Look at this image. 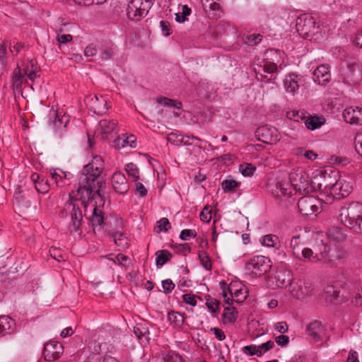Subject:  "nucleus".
Returning a JSON list of instances; mask_svg holds the SVG:
<instances>
[{
	"label": "nucleus",
	"instance_id": "1",
	"mask_svg": "<svg viewBox=\"0 0 362 362\" xmlns=\"http://www.w3.org/2000/svg\"><path fill=\"white\" fill-rule=\"evenodd\" d=\"M104 169V161L100 156H95L92 160L86 165L79 177L78 187L73 196L86 209L90 206L93 210L90 221L93 230L103 223V213L98 208L105 203L100 191L105 186L101 176Z\"/></svg>",
	"mask_w": 362,
	"mask_h": 362
},
{
	"label": "nucleus",
	"instance_id": "2",
	"mask_svg": "<svg viewBox=\"0 0 362 362\" xmlns=\"http://www.w3.org/2000/svg\"><path fill=\"white\" fill-rule=\"evenodd\" d=\"M339 218L346 227L356 233H362V204L352 202L342 206L339 213Z\"/></svg>",
	"mask_w": 362,
	"mask_h": 362
},
{
	"label": "nucleus",
	"instance_id": "3",
	"mask_svg": "<svg viewBox=\"0 0 362 362\" xmlns=\"http://www.w3.org/2000/svg\"><path fill=\"white\" fill-rule=\"evenodd\" d=\"M39 71L40 67L35 60L23 63L21 66L18 65L14 69L12 76L13 88L18 90L24 83L35 82L36 78L40 77Z\"/></svg>",
	"mask_w": 362,
	"mask_h": 362
},
{
	"label": "nucleus",
	"instance_id": "4",
	"mask_svg": "<svg viewBox=\"0 0 362 362\" xmlns=\"http://www.w3.org/2000/svg\"><path fill=\"white\" fill-rule=\"evenodd\" d=\"M279 286H286L291 285V294L298 299H303L312 291L311 284L304 279H299L291 284V275L287 271L279 272L276 277Z\"/></svg>",
	"mask_w": 362,
	"mask_h": 362
},
{
	"label": "nucleus",
	"instance_id": "5",
	"mask_svg": "<svg viewBox=\"0 0 362 362\" xmlns=\"http://www.w3.org/2000/svg\"><path fill=\"white\" fill-rule=\"evenodd\" d=\"M339 173L337 170H330L324 172H317L313 177V188L314 191H325V193H331L336 180L339 178Z\"/></svg>",
	"mask_w": 362,
	"mask_h": 362
},
{
	"label": "nucleus",
	"instance_id": "6",
	"mask_svg": "<svg viewBox=\"0 0 362 362\" xmlns=\"http://www.w3.org/2000/svg\"><path fill=\"white\" fill-rule=\"evenodd\" d=\"M290 180H291L293 189L296 191L305 193L314 191V188H313V179H310L308 173L301 168L291 172Z\"/></svg>",
	"mask_w": 362,
	"mask_h": 362
},
{
	"label": "nucleus",
	"instance_id": "7",
	"mask_svg": "<svg viewBox=\"0 0 362 362\" xmlns=\"http://www.w3.org/2000/svg\"><path fill=\"white\" fill-rule=\"evenodd\" d=\"M340 77L344 83L354 86L362 79V66L356 62L346 64L341 69Z\"/></svg>",
	"mask_w": 362,
	"mask_h": 362
},
{
	"label": "nucleus",
	"instance_id": "8",
	"mask_svg": "<svg viewBox=\"0 0 362 362\" xmlns=\"http://www.w3.org/2000/svg\"><path fill=\"white\" fill-rule=\"evenodd\" d=\"M321 202L313 196H304L298 202L300 214L305 216H316L320 212Z\"/></svg>",
	"mask_w": 362,
	"mask_h": 362
},
{
	"label": "nucleus",
	"instance_id": "9",
	"mask_svg": "<svg viewBox=\"0 0 362 362\" xmlns=\"http://www.w3.org/2000/svg\"><path fill=\"white\" fill-rule=\"evenodd\" d=\"M270 259L264 256L259 255L251 259L246 264V269L251 273L261 276L271 268Z\"/></svg>",
	"mask_w": 362,
	"mask_h": 362
},
{
	"label": "nucleus",
	"instance_id": "10",
	"mask_svg": "<svg viewBox=\"0 0 362 362\" xmlns=\"http://www.w3.org/2000/svg\"><path fill=\"white\" fill-rule=\"evenodd\" d=\"M255 135L258 140L267 144H274L280 140L278 129L269 125L258 127Z\"/></svg>",
	"mask_w": 362,
	"mask_h": 362
},
{
	"label": "nucleus",
	"instance_id": "11",
	"mask_svg": "<svg viewBox=\"0 0 362 362\" xmlns=\"http://www.w3.org/2000/svg\"><path fill=\"white\" fill-rule=\"evenodd\" d=\"M66 209L70 211L71 225L70 230L81 233V224L82 221V213L78 203L71 202L66 206Z\"/></svg>",
	"mask_w": 362,
	"mask_h": 362
},
{
	"label": "nucleus",
	"instance_id": "12",
	"mask_svg": "<svg viewBox=\"0 0 362 362\" xmlns=\"http://www.w3.org/2000/svg\"><path fill=\"white\" fill-rule=\"evenodd\" d=\"M322 234H317L315 238V246L314 247L315 252H317L318 257L323 260L324 263L329 264L331 267H335L334 263L327 257V254L329 251V246L322 239Z\"/></svg>",
	"mask_w": 362,
	"mask_h": 362
},
{
	"label": "nucleus",
	"instance_id": "13",
	"mask_svg": "<svg viewBox=\"0 0 362 362\" xmlns=\"http://www.w3.org/2000/svg\"><path fill=\"white\" fill-rule=\"evenodd\" d=\"M64 351L62 344L57 341H50L46 344L43 349V356L47 361H53L60 357Z\"/></svg>",
	"mask_w": 362,
	"mask_h": 362
},
{
	"label": "nucleus",
	"instance_id": "14",
	"mask_svg": "<svg viewBox=\"0 0 362 362\" xmlns=\"http://www.w3.org/2000/svg\"><path fill=\"white\" fill-rule=\"evenodd\" d=\"M222 296L226 303L230 305L233 301L238 303H243L246 298V296L242 289H233L231 286L227 288H223Z\"/></svg>",
	"mask_w": 362,
	"mask_h": 362
},
{
	"label": "nucleus",
	"instance_id": "15",
	"mask_svg": "<svg viewBox=\"0 0 362 362\" xmlns=\"http://www.w3.org/2000/svg\"><path fill=\"white\" fill-rule=\"evenodd\" d=\"M352 191V185L345 180L341 179L340 176L336 180L331 194L333 197L337 196L338 198L348 196Z\"/></svg>",
	"mask_w": 362,
	"mask_h": 362
},
{
	"label": "nucleus",
	"instance_id": "16",
	"mask_svg": "<svg viewBox=\"0 0 362 362\" xmlns=\"http://www.w3.org/2000/svg\"><path fill=\"white\" fill-rule=\"evenodd\" d=\"M343 117L346 122L351 124L362 125V108L349 107L344 110Z\"/></svg>",
	"mask_w": 362,
	"mask_h": 362
},
{
	"label": "nucleus",
	"instance_id": "17",
	"mask_svg": "<svg viewBox=\"0 0 362 362\" xmlns=\"http://www.w3.org/2000/svg\"><path fill=\"white\" fill-rule=\"evenodd\" d=\"M112 185L115 191L119 194H125L129 190V185L125 175L118 171L112 176Z\"/></svg>",
	"mask_w": 362,
	"mask_h": 362
},
{
	"label": "nucleus",
	"instance_id": "18",
	"mask_svg": "<svg viewBox=\"0 0 362 362\" xmlns=\"http://www.w3.org/2000/svg\"><path fill=\"white\" fill-rule=\"evenodd\" d=\"M306 332L315 341H320L325 333V328L320 321H313L306 327Z\"/></svg>",
	"mask_w": 362,
	"mask_h": 362
},
{
	"label": "nucleus",
	"instance_id": "19",
	"mask_svg": "<svg viewBox=\"0 0 362 362\" xmlns=\"http://www.w3.org/2000/svg\"><path fill=\"white\" fill-rule=\"evenodd\" d=\"M51 180L56 184L57 187H63L69 185V180L71 174L63 171L59 168L53 169L50 171Z\"/></svg>",
	"mask_w": 362,
	"mask_h": 362
},
{
	"label": "nucleus",
	"instance_id": "20",
	"mask_svg": "<svg viewBox=\"0 0 362 362\" xmlns=\"http://www.w3.org/2000/svg\"><path fill=\"white\" fill-rule=\"evenodd\" d=\"M90 108L97 115H103L107 110V102L103 96H92L89 101Z\"/></svg>",
	"mask_w": 362,
	"mask_h": 362
},
{
	"label": "nucleus",
	"instance_id": "21",
	"mask_svg": "<svg viewBox=\"0 0 362 362\" xmlns=\"http://www.w3.org/2000/svg\"><path fill=\"white\" fill-rule=\"evenodd\" d=\"M331 78L330 71L326 65H320L313 72V80L319 85H325Z\"/></svg>",
	"mask_w": 362,
	"mask_h": 362
},
{
	"label": "nucleus",
	"instance_id": "22",
	"mask_svg": "<svg viewBox=\"0 0 362 362\" xmlns=\"http://www.w3.org/2000/svg\"><path fill=\"white\" fill-rule=\"evenodd\" d=\"M99 127L105 139H107L109 134L117 133V122L113 119H102L99 122Z\"/></svg>",
	"mask_w": 362,
	"mask_h": 362
},
{
	"label": "nucleus",
	"instance_id": "23",
	"mask_svg": "<svg viewBox=\"0 0 362 362\" xmlns=\"http://www.w3.org/2000/svg\"><path fill=\"white\" fill-rule=\"evenodd\" d=\"M136 136L133 134H130L129 136H119L113 141V146L116 149H121L127 146L131 148L136 147Z\"/></svg>",
	"mask_w": 362,
	"mask_h": 362
},
{
	"label": "nucleus",
	"instance_id": "24",
	"mask_svg": "<svg viewBox=\"0 0 362 362\" xmlns=\"http://www.w3.org/2000/svg\"><path fill=\"white\" fill-rule=\"evenodd\" d=\"M49 119L57 129L65 128L69 122V116L63 114L61 115L57 111L52 109L49 114Z\"/></svg>",
	"mask_w": 362,
	"mask_h": 362
},
{
	"label": "nucleus",
	"instance_id": "25",
	"mask_svg": "<svg viewBox=\"0 0 362 362\" xmlns=\"http://www.w3.org/2000/svg\"><path fill=\"white\" fill-rule=\"evenodd\" d=\"M289 20L296 23H316L315 15L301 11H293L289 15Z\"/></svg>",
	"mask_w": 362,
	"mask_h": 362
},
{
	"label": "nucleus",
	"instance_id": "26",
	"mask_svg": "<svg viewBox=\"0 0 362 362\" xmlns=\"http://www.w3.org/2000/svg\"><path fill=\"white\" fill-rule=\"evenodd\" d=\"M204 8L209 16L212 18L220 17L222 13V10L219 3L214 1V0H204L203 2Z\"/></svg>",
	"mask_w": 362,
	"mask_h": 362
},
{
	"label": "nucleus",
	"instance_id": "27",
	"mask_svg": "<svg viewBox=\"0 0 362 362\" xmlns=\"http://www.w3.org/2000/svg\"><path fill=\"white\" fill-rule=\"evenodd\" d=\"M15 322L8 316L0 317V337L9 334L14 331Z\"/></svg>",
	"mask_w": 362,
	"mask_h": 362
},
{
	"label": "nucleus",
	"instance_id": "28",
	"mask_svg": "<svg viewBox=\"0 0 362 362\" xmlns=\"http://www.w3.org/2000/svg\"><path fill=\"white\" fill-rule=\"evenodd\" d=\"M30 178L37 192L45 194L49 191V185L48 181L45 180L40 175L33 173L31 175Z\"/></svg>",
	"mask_w": 362,
	"mask_h": 362
},
{
	"label": "nucleus",
	"instance_id": "29",
	"mask_svg": "<svg viewBox=\"0 0 362 362\" xmlns=\"http://www.w3.org/2000/svg\"><path fill=\"white\" fill-rule=\"evenodd\" d=\"M300 259H303L304 261L311 263H317L321 261V258L318 257L317 252H315L314 250L308 247L303 248L300 254Z\"/></svg>",
	"mask_w": 362,
	"mask_h": 362
},
{
	"label": "nucleus",
	"instance_id": "30",
	"mask_svg": "<svg viewBox=\"0 0 362 362\" xmlns=\"http://www.w3.org/2000/svg\"><path fill=\"white\" fill-rule=\"evenodd\" d=\"M127 16L130 21H139L146 14L141 13V11L130 1L127 8Z\"/></svg>",
	"mask_w": 362,
	"mask_h": 362
},
{
	"label": "nucleus",
	"instance_id": "31",
	"mask_svg": "<svg viewBox=\"0 0 362 362\" xmlns=\"http://www.w3.org/2000/svg\"><path fill=\"white\" fill-rule=\"evenodd\" d=\"M238 312L233 307H226L222 314L223 324H233L237 320Z\"/></svg>",
	"mask_w": 362,
	"mask_h": 362
},
{
	"label": "nucleus",
	"instance_id": "32",
	"mask_svg": "<svg viewBox=\"0 0 362 362\" xmlns=\"http://www.w3.org/2000/svg\"><path fill=\"white\" fill-rule=\"evenodd\" d=\"M277 196H289L292 194V189H293V185H291V180L290 182L280 181L276 185Z\"/></svg>",
	"mask_w": 362,
	"mask_h": 362
},
{
	"label": "nucleus",
	"instance_id": "33",
	"mask_svg": "<svg viewBox=\"0 0 362 362\" xmlns=\"http://www.w3.org/2000/svg\"><path fill=\"white\" fill-rule=\"evenodd\" d=\"M156 267L160 268L170 259L172 255L166 250H161L156 252Z\"/></svg>",
	"mask_w": 362,
	"mask_h": 362
},
{
	"label": "nucleus",
	"instance_id": "34",
	"mask_svg": "<svg viewBox=\"0 0 362 362\" xmlns=\"http://www.w3.org/2000/svg\"><path fill=\"white\" fill-rule=\"evenodd\" d=\"M327 238L336 242H341L345 238L346 235L342 231L341 228L339 227H332L327 233Z\"/></svg>",
	"mask_w": 362,
	"mask_h": 362
},
{
	"label": "nucleus",
	"instance_id": "35",
	"mask_svg": "<svg viewBox=\"0 0 362 362\" xmlns=\"http://www.w3.org/2000/svg\"><path fill=\"white\" fill-rule=\"evenodd\" d=\"M105 332H100L98 339H94L89 342L88 349L93 354H98L103 350V345L105 346V344L100 341V337H103Z\"/></svg>",
	"mask_w": 362,
	"mask_h": 362
},
{
	"label": "nucleus",
	"instance_id": "36",
	"mask_svg": "<svg viewBox=\"0 0 362 362\" xmlns=\"http://www.w3.org/2000/svg\"><path fill=\"white\" fill-rule=\"evenodd\" d=\"M192 13V10L187 5L179 6V11L175 13V21L177 23H182L187 21V17Z\"/></svg>",
	"mask_w": 362,
	"mask_h": 362
},
{
	"label": "nucleus",
	"instance_id": "37",
	"mask_svg": "<svg viewBox=\"0 0 362 362\" xmlns=\"http://www.w3.org/2000/svg\"><path fill=\"white\" fill-rule=\"evenodd\" d=\"M206 305L212 314H216L219 312L220 310V302L216 298H212L210 296H205Z\"/></svg>",
	"mask_w": 362,
	"mask_h": 362
},
{
	"label": "nucleus",
	"instance_id": "38",
	"mask_svg": "<svg viewBox=\"0 0 362 362\" xmlns=\"http://www.w3.org/2000/svg\"><path fill=\"white\" fill-rule=\"evenodd\" d=\"M153 1L154 0H131V2L141 11V13L146 15L152 6Z\"/></svg>",
	"mask_w": 362,
	"mask_h": 362
},
{
	"label": "nucleus",
	"instance_id": "39",
	"mask_svg": "<svg viewBox=\"0 0 362 362\" xmlns=\"http://www.w3.org/2000/svg\"><path fill=\"white\" fill-rule=\"evenodd\" d=\"M284 88L287 93L294 94L298 89V81L292 76L287 77L284 82Z\"/></svg>",
	"mask_w": 362,
	"mask_h": 362
},
{
	"label": "nucleus",
	"instance_id": "40",
	"mask_svg": "<svg viewBox=\"0 0 362 362\" xmlns=\"http://www.w3.org/2000/svg\"><path fill=\"white\" fill-rule=\"evenodd\" d=\"M168 320L175 327H180L184 322L183 316L180 313L175 311L168 313Z\"/></svg>",
	"mask_w": 362,
	"mask_h": 362
},
{
	"label": "nucleus",
	"instance_id": "41",
	"mask_svg": "<svg viewBox=\"0 0 362 362\" xmlns=\"http://www.w3.org/2000/svg\"><path fill=\"white\" fill-rule=\"evenodd\" d=\"M322 124V119L317 116L310 117L305 122V127L310 130L320 127Z\"/></svg>",
	"mask_w": 362,
	"mask_h": 362
},
{
	"label": "nucleus",
	"instance_id": "42",
	"mask_svg": "<svg viewBox=\"0 0 362 362\" xmlns=\"http://www.w3.org/2000/svg\"><path fill=\"white\" fill-rule=\"evenodd\" d=\"M157 103L161 105L169 107H175L176 109H180L182 105L180 102L165 97L158 98Z\"/></svg>",
	"mask_w": 362,
	"mask_h": 362
},
{
	"label": "nucleus",
	"instance_id": "43",
	"mask_svg": "<svg viewBox=\"0 0 362 362\" xmlns=\"http://www.w3.org/2000/svg\"><path fill=\"white\" fill-rule=\"evenodd\" d=\"M125 171L134 181H136L139 178V170L134 163H127L125 165Z\"/></svg>",
	"mask_w": 362,
	"mask_h": 362
},
{
	"label": "nucleus",
	"instance_id": "44",
	"mask_svg": "<svg viewBox=\"0 0 362 362\" xmlns=\"http://www.w3.org/2000/svg\"><path fill=\"white\" fill-rule=\"evenodd\" d=\"M199 259L202 267L207 271L211 269V259L205 251H200L199 252Z\"/></svg>",
	"mask_w": 362,
	"mask_h": 362
},
{
	"label": "nucleus",
	"instance_id": "45",
	"mask_svg": "<svg viewBox=\"0 0 362 362\" xmlns=\"http://www.w3.org/2000/svg\"><path fill=\"white\" fill-rule=\"evenodd\" d=\"M325 296L327 301L333 302L339 297V291L334 286H327L325 290Z\"/></svg>",
	"mask_w": 362,
	"mask_h": 362
},
{
	"label": "nucleus",
	"instance_id": "46",
	"mask_svg": "<svg viewBox=\"0 0 362 362\" xmlns=\"http://www.w3.org/2000/svg\"><path fill=\"white\" fill-rule=\"evenodd\" d=\"M112 238L115 243L122 248L125 247L128 244V240L122 233L116 232L113 233Z\"/></svg>",
	"mask_w": 362,
	"mask_h": 362
},
{
	"label": "nucleus",
	"instance_id": "47",
	"mask_svg": "<svg viewBox=\"0 0 362 362\" xmlns=\"http://www.w3.org/2000/svg\"><path fill=\"white\" fill-rule=\"evenodd\" d=\"M260 243L267 247H274L278 241V237L274 235H266L260 238Z\"/></svg>",
	"mask_w": 362,
	"mask_h": 362
},
{
	"label": "nucleus",
	"instance_id": "48",
	"mask_svg": "<svg viewBox=\"0 0 362 362\" xmlns=\"http://www.w3.org/2000/svg\"><path fill=\"white\" fill-rule=\"evenodd\" d=\"M300 245V236L295 235L292 237L290 241V247L292 250L293 255L298 259H300V253L298 252Z\"/></svg>",
	"mask_w": 362,
	"mask_h": 362
},
{
	"label": "nucleus",
	"instance_id": "49",
	"mask_svg": "<svg viewBox=\"0 0 362 362\" xmlns=\"http://www.w3.org/2000/svg\"><path fill=\"white\" fill-rule=\"evenodd\" d=\"M239 170L243 176L250 177L256 170V167L251 163H243L240 165Z\"/></svg>",
	"mask_w": 362,
	"mask_h": 362
},
{
	"label": "nucleus",
	"instance_id": "50",
	"mask_svg": "<svg viewBox=\"0 0 362 362\" xmlns=\"http://www.w3.org/2000/svg\"><path fill=\"white\" fill-rule=\"evenodd\" d=\"M351 303L356 306L362 305V288L356 289L351 297Z\"/></svg>",
	"mask_w": 362,
	"mask_h": 362
},
{
	"label": "nucleus",
	"instance_id": "51",
	"mask_svg": "<svg viewBox=\"0 0 362 362\" xmlns=\"http://www.w3.org/2000/svg\"><path fill=\"white\" fill-rule=\"evenodd\" d=\"M262 40V36L260 34H252L247 35L244 39V42L249 45H255L259 43Z\"/></svg>",
	"mask_w": 362,
	"mask_h": 362
},
{
	"label": "nucleus",
	"instance_id": "52",
	"mask_svg": "<svg viewBox=\"0 0 362 362\" xmlns=\"http://www.w3.org/2000/svg\"><path fill=\"white\" fill-rule=\"evenodd\" d=\"M274 346V342L272 341H268L261 345L257 346L258 356H262L267 351H269Z\"/></svg>",
	"mask_w": 362,
	"mask_h": 362
},
{
	"label": "nucleus",
	"instance_id": "53",
	"mask_svg": "<svg viewBox=\"0 0 362 362\" xmlns=\"http://www.w3.org/2000/svg\"><path fill=\"white\" fill-rule=\"evenodd\" d=\"M182 139H184V136L178 133H170L167 137L168 142L176 146L182 144Z\"/></svg>",
	"mask_w": 362,
	"mask_h": 362
},
{
	"label": "nucleus",
	"instance_id": "54",
	"mask_svg": "<svg viewBox=\"0 0 362 362\" xmlns=\"http://www.w3.org/2000/svg\"><path fill=\"white\" fill-rule=\"evenodd\" d=\"M238 185V183L233 180H225L221 183V187L224 192H232Z\"/></svg>",
	"mask_w": 362,
	"mask_h": 362
},
{
	"label": "nucleus",
	"instance_id": "55",
	"mask_svg": "<svg viewBox=\"0 0 362 362\" xmlns=\"http://www.w3.org/2000/svg\"><path fill=\"white\" fill-rule=\"evenodd\" d=\"M296 154L297 156H303L310 160H313L317 157V154L314 153L313 151H305L303 148H298Z\"/></svg>",
	"mask_w": 362,
	"mask_h": 362
},
{
	"label": "nucleus",
	"instance_id": "56",
	"mask_svg": "<svg viewBox=\"0 0 362 362\" xmlns=\"http://www.w3.org/2000/svg\"><path fill=\"white\" fill-rule=\"evenodd\" d=\"M262 69L264 73L267 74H274L278 70V66L276 63L274 62H265L262 66Z\"/></svg>",
	"mask_w": 362,
	"mask_h": 362
},
{
	"label": "nucleus",
	"instance_id": "57",
	"mask_svg": "<svg viewBox=\"0 0 362 362\" xmlns=\"http://www.w3.org/2000/svg\"><path fill=\"white\" fill-rule=\"evenodd\" d=\"M170 228V223L167 218H162L157 221V232H167Z\"/></svg>",
	"mask_w": 362,
	"mask_h": 362
},
{
	"label": "nucleus",
	"instance_id": "58",
	"mask_svg": "<svg viewBox=\"0 0 362 362\" xmlns=\"http://www.w3.org/2000/svg\"><path fill=\"white\" fill-rule=\"evenodd\" d=\"M211 208L209 206H206L200 213V219L206 223H209L212 218Z\"/></svg>",
	"mask_w": 362,
	"mask_h": 362
},
{
	"label": "nucleus",
	"instance_id": "59",
	"mask_svg": "<svg viewBox=\"0 0 362 362\" xmlns=\"http://www.w3.org/2000/svg\"><path fill=\"white\" fill-rule=\"evenodd\" d=\"M164 362H185L183 358L177 354L170 351L165 357Z\"/></svg>",
	"mask_w": 362,
	"mask_h": 362
},
{
	"label": "nucleus",
	"instance_id": "60",
	"mask_svg": "<svg viewBox=\"0 0 362 362\" xmlns=\"http://www.w3.org/2000/svg\"><path fill=\"white\" fill-rule=\"evenodd\" d=\"M196 236L197 232L191 229H184L180 234V238L182 240H188L190 238H194Z\"/></svg>",
	"mask_w": 362,
	"mask_h": 362
},
{
	"label": "nucleus",
	"instance_id": "61",
	"mask_svg": "<svg viewBox=\"0 0 362 362\" xmlns=\"http://www.w3.org/2000/svg\"><path fill=\"white\" fill-rule=\"evenodd\" d=\"M175 285L170 279L162 281V288L165 294L170 293L175 288Z\"/></svg>",
	"mask_w": 362,
	"mask_h": 362
},
{
	"label": "nucleus",
	"instance_id": "62",
	"mask_svg": "<svg viewBox=\"0 0 362 362\" xmlns=\"http://www.w3.org/2000/svg\"><path fill=\"white\" fill-rule=\"evenodd\" d=\"M257 345L255 344H251L245 346L243 349V351L244 354L248 355V356H254L256 355L258 356V351H257Z\"/></svg>",
	"mask_w": 362,
	"mask_h": 362
},
{
	"label": "nucleus",
	"instance_id": "63",
	"mask_svg": "<svg viewBox=\"0 0 362 362\" xmlns=\"http://www.w3.org/2000/svg\"><path fill=\"white\" fill-rule=\"evenodd\" d=\"M182 300L186 303L191 306L197 305L196 296L191 293H186L182 296Z\"/></svg>",
	"mask_w": 362,
	"mask_h": 362
},
{
	"label": "nucleus",
	"instance_id": "64",
	"mask_svg": "<svg viewBox=\"0 0 362 362\" xmlns=\"http://www.w3.org/2000/svg\"><path fill=\"white\" fill-rule=\"evenodd\" d=\"M355 149L362 156V132L358 133L355 137Z\"/></svg>",
	"mask_w": 362,
	"mask_h": 362
}]
</instances>
